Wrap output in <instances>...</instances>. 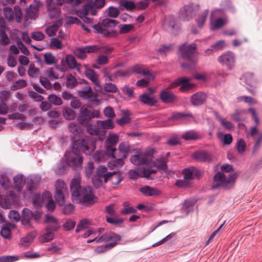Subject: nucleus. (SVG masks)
I'll use <instances>...</instances> for the list:
<instances>
[{"label":"nucleus","instance_id":"obj_48","mask_svg":"<svg viewBox=\"0 0 262 262\" xmlns=\"http://www.w3.org/2000/svg\"><path fill=\"white\" fill-rule=\"evenodd\" d=\"M193 167H191L188 168H185L183 170V178L190 182L194 179L193 174Z\"/></svg>","mask_w":262,"mask_h":262},{"label":"nucleus","instance_id":"obj_62","mask_svg":"<svg viewBox=\"0 0 262 262\" xmlns=\"http://www.w3.org/2000/svg\"><path fill=\"white\" fill-rule=\"evenodd\" d=\"M50 44L51 48L61 49L63 48L62 42L56 37L51 39Z\"/></svg>","mask_w":262,"mask_h":262},{"label":"nucleus","instance_id":"obj_41","mask_svg":"<svg viewBox=\"0 0 262 262\" xmlns=\"http://www.w3.org/2000/svg\"><path fill=\"white\" fill-rule=\"evenodd\" d=\"M68 128L70 132L76 136L82 132V128L76 123L71 122L68 125Z\"/></svg>","mask_w":262,"mask_h":262},{"label":"nucleus","instance_id":"obj_52","mask_svg":"<svg viewBox=\"0 0 262 262\" xmlns=\"http://www.w3.org/2000/svg\"><path fill=\"white\" fill-rule=\"evenodd\" d=\"M39 69L38 68H36L34 64H31L28 69V74L32 78H37L38 76V74L39 73Z\"/></svg>","mask_w":262,"mask_h":262},{"label":"nucleus","instance_id":"obj_46","mask_svg":"<svg viewBox=\"0 0 262 262\" xmlns=\"http://www.w3.org/2000/svg\"><path fill=\"white\" fill-rule=\"evenodd\" d=\"M209 10H205L204 11L201 15H200L198 18L196 19V23L200 28H202L203 25H204L207 15L208 14Z\"/></svg>","mask_w":262,"mask_h":262},{"label":"nucleus","instance_id":"obj_49","mask_svg":"<svg viewBox=\"0 0 262 262\" xmlns=\"http://www.w3.org/2000/svg\"><path fill=\"white\" fill-rule=\"evenodd\" d=\"M27 86V82L24 79H18L11 86V90L15 91L25 88Z\"/></svg>","mask_w":262,"mask_h":262},{"label":"nucleus","instance_id":"obj_39","mask_svg":"<svg viewBox=\"0 0 262 262\" xmlns=\"http://www.w3.org/2000/svg\"><path fill=\"white\" fill-rule=\"evenodd\" d=\"M37 235V232L35 230H34L30 233H29L26 236L23 237L21 239V242L23 243V244L26 245L29 243H32L34 238L36 237Z\"/></svg>","mask_w":262,"mask_h":262},{"label":"nucleus","instance_id":"obj_15","mask_svg":"<svg viewBox=\"0 0 262 262\" xmlns=\"http://www.w3.org/2000/svg\"><path fill=\"white\" fill-rule=\"evenodd\" d=\"M119 152V158H116V166L117 165H122L123 163V160L125 159L130 150V147L129 145L125 143H121L118 147Z\"/></svg>","mask_w":262,"mask_h":262},{"label":"nucleus","instance_id":"obj_36","mask_svg":"<svg viewBox=\"0 0 262 262\" xmlns=\"http://www.w3.org/2000/svg\"><path fill=\"white\" fill-rule=\"evenodd\" d=\"M132 71L136 74L142 75L151 76V73L148 70H145L144 67L142 65H136L132 68Z\"/></svg>","mask_w":262,"mask_h":262},{"label":"nucleus","instance_id":"obj_3","mask_svg":"<svg viewBox=\"0 0 262 262\" xmlns=\"http://www.w3.org/2000/svg\"><path fill=\"white\" fill-rule=\"evenodd\" d=\"M221 169L222 171L217 172L214 176L211 188L213 189L219 187L226 190L229 189L233 187L238 173H231L228 176L224 173V172L229 173L233 171V166L231 164H224L221 166Z\"/></svg>","mask_w":262,"mask_h":262},{"label":"nucleus","instance_id":"obj_32","mask_svg":"<svg viewBox=\"0 0 262 262\" xmlns=\"http://www.w3.org/2000/svg\"><path fill=\"white\" fill-rule=\"evenodd\" d=\"M66 79L67 81L66 85L67 88L68 89H74L78 84L77 79L71 73H69L68 75H67Z\"/></svg>","mask_w":262,"mask_h":262},{"label":"nucleus","instance_id":"obj_1","mask_svg":"<svg viewBox=\"0 0 262 262\" xmlns=\"http://www.w3.org/2000/svg\"><path fill=\"white\" fill-rule=\"evenodd\" d=\"M96 140L88 136L80 138H72V150L66 152L64 155L66 162L69 166L73 169L81 167L83 162L81 154L92 155L96 149Z\"/></svg>","mask_w":262,"mask_h":262},{"label":"nucleus","instance_id":"obj_63","mask_svg":"<svg viewBox=\"0 0 262 262\" xmlns=\"http://www.w3.org/2000/svg\"><path fill=\"white\" fill-rule=\"evenodd\" d=\"M85 75L92 82L98 78L95 71L90 68H86Z\"/></svg>","mask_w":262,"mask_h":262},{"label":"nucleus","instance_id":"obj_23","mask_svg":"<svg viewBox=\"0 0 262 262\" xmlns=\"http://www.w3.org/2000/svg\"><path fill=\"white\" fill-rule=\"evenodd\" d=\"M206 99V95L203 93H196L191 97V102L193 105L203 104Z\"/></svg>","mask_w":262,"mask_h":262},{"label":"nucleus","instance_id":"obj_13","mask_svg":"<svg viewBox=\"0 0 262 262\" xmlns=\"http://www.w3.org/2000/svg\"><path fill=\"white\" fill-rule=\"evenodd\" d=\"M192 157L200 162L210 163L213 160V155L205 150H200L194 152Z\"/></svg>","mask_w":262,"mask_h":262},{"label":"nucleus","instance_id":"obj_44","mask_svg":"<svg viewBox=\"0 0 262 262\" xmlns=\"http://www.w3.org/2000/svg\"><path fill=\"white\" fill-rule=\"evenodd\" d=\"M226 24V20L222 18H217L213 23H211L210 29L212 30L219 29L223 27Z\"/></svg>","mask_w":262,"mask_h":262},{"label":"nucleus","instance_id":"obj_45","mask_svg":"<svg viewBox=\"0 0 262 262\" xmlns=\"http://www.w3.org/2000/svg\"><path fill=\"white\" fill-rule=\"evenodd\" d=\"M47 99L51 103L55 105H60L62 104L61 98L54 94L49 95Z\"/></svg>","mask_w":262,"mask_h":262},{"label":"nucleus","instance_id":"obj_64","mask_svg":"<svg viewBox=\"0 0 262 262\" xmlns=\"http://www.w3.org/2000/svg\"><path fill=\"white\" fill-rule=\"evenodd\" d=\"M76 225V222L68 219L63 224L62 227L65 231H70L73 229Z\"/></svg>","mask_w":262,"mask_h":262},{"label":"nucleus","instance_id":"obj_43","mask_svg":"<svg viewBox=\"0 0 262 262\" xmlns=\"http://www.w3.org/2000/svg\"><path fill=\"white\" fill-rule=\"evenodd\" d=\"M114 247H115V242H112L105 245H101L97 247L95 249V251L96 253L100 254L106 252Z\"/></svg>","mask_w":262,"mask_h":262},{"label":"nucleus","instance_id":"obj_31","mask_svg":"<svg viewBox=\"0 0 262 262\" xmlns=\"http://www.w3.org/2000/svg\"><path fill=\"white\" fill-rule=\"evenodd\" d=\"M120 7L121 10L133 11L135 9V3L129 0H120Z\"/></svg>","mask_w":262,"mask_h":262},{"label":"nucleus","instance_id":"obj_61","mask_svg":"<svg viewBox=\"0 0 262 262\" xmlns=\"http://www.w3.org/2000/svg\"><path fill=\"white\" fill-rule=\"evenodd\" d=\"M50 79L45 77L40 76L39 81L41 84L47 90H49L52 88V84L50 81Z\"/></svg>","mask_w":262,"mask_h":262},{"label":"nucleus","instance_id":"obj_30","mask_svg":"<svg viewBox=\"0 0 262 262\" xmlns=\"http://www.w3.org/2000/svg\"><path fill=\"white\" fill-rule=\"evenodd\" d=\"M241 80L251 88L254 87L256 83V81L253 77V73L250 72L244 74L242 76Z\"/></svg>","mask_w":262,"mask_h":262},{"label":"nucleus","instance_id":"obj_10","mask_svg":"<svg viewBox=\"0 0 262 262\" xmlns=\"http://www.w3.org/2000/svg\"><path fill=\"white\" fill-rule=\"evenodd\" d=\"M200 10L199 5L190 4L185 5L180 9L179 17L183 21H188L192 19Z\"/></svg>","mask_w":262,"mask_h":262},{"label":"nucleus","instance_id":"obj_60","mask_svg":"<svg viewBox=\"0 0 262 262\" xmlns=\"http://www.w3.org/2000/svg\"><path fill=\"white\" fill-rule=\"evenodd\" d=\"M191 183L185 180L184 178L183 179H178L176 180L175 185L179 188H186L190 186Z\"/></svg>","mask_w":262,"mask_h":262},{"label":"nucleus","instance_id":"obj_25","mask_svg":"<svg viewBox=\"0 0 262 262\" xmlns=\"http://www.w3.org/2000/svg\"><path fill=\"white\" fill-rule=\"evenodd\" d=\"M190 118L193 119V117L191 113H185L176 112L174 113L170 117L168 118L169 121L173 120H181L184 119L186 120H190Z\"/></svg>","mask_w":262,"mask_h":262},{"label":"nucleus","instance_id":"obj_11","mask_svg":"<svg viewBox=\"0 0 262 262\" xmlns=\"http://www.w3.org/2000/svg\"><path fill=\"white\" fill-rule=\"evenodd\" d=\"M195 49L196 46L194 43L190 45L184 43L179 48L181 57L189 61H191L192 58L195 53Z\"/></svg>","mask_w":262,"mask_h":262},{"label":"nucleus","instance_id":"obj_57","mask_svg":"<svg viewBox=\"0 0 262 262\" xmlns=\"http://www.w3.org/2000/svg\"><path fill=\"white\" fill-rule=\"evenodd\" d=\"M94 169V163L89 162L84 168L85 176L88 178L91 177L92 176Z\"/></svg>","mask_w":262,"mask_h":262},{"label":"nucleus","instance_id":"obj_21","mask_svg":"<svg viewBox=\"0 0 262 262\" xmlns=\"http://www.w3.org/2000/svg\"><path fill=\"white\" fill-rule=\"evenodd\" d=\"M140 191L144 195L150 196H158L161 194V191L159 189L147 185L140 188Z\"/></svg>","mask_w":262,"mask_h":262},{"label":"nucleus","instance_id":"obj_54","mask_svg":"<svg viewBox=\"0 0 262 262\" xmlns=\"http://www.w3.org/2000/svg\"><path fill=\"white\" fill-rule=\"evenodd\" d=\"M5 18L9 21L13 20L14 19V11L10 7H5L3 10Z\"/></svg>","mask_w":262,"mask_h":262},{"label":"nucleus","instance_id":"obj_42","mask_svg":"<svg viewBox=\"0 0 262 262\" xmlns=\"http://www.w3.org/2000/svg\"><path fill=\"white\" fill-rule=\"evenodd\" d=\"M45 62L47 65L56 64L57 60L51 52H46L43 55Z\"/></svg>","mask_w":262,"mask_h":262},{"label":"nucleus","instance_id":"obj_26","mask_svg":"<svg viewBox=\"0 0 262 262\" xmlns=\"http://www.w3.org/2000/svg\"><path fill=\"white\" fill-rule=\"evenodd\" d=\"M139 99L143 103L149 106H154L157 103V101L155 98L149 96L147 93H144L140 95Z\"/></svg>","mask_w":262,"mask_h":262},{"label":"nucleus","instance_id":"obj_56","mask_svg":"<svg viewBox=\"0 0 262 262\" xmlns=\"http://www.w3.org/2000/svg\"><path fill=\"white\" fill-rule=\"evenodd\" d=\"M1 236L5 239L11 238V230L6 224H4L3 226L1 231Z\"/></svg>","mask_w":262,"mask_h":262},{"label":"nucleus","instance_id":"obj_38","mask_svg":"<svg viewBox=\"0 0 262 262\" xmlns=\"http://www.w3.org/2000/svg\"><path fill=\"white\" fill-rule=\"evenodd\" d=\"M82 126L86 127V130L90 135L100 136L101 130L98 128L97 125L92 124L91 123L89 125H83Z\"/></svg>","mask_w":262,"mask_h":262},{"label":"nucleus","instance_id":"obj_18","mask_svg":"<svg viewBox=\"0 0 262 262\" xmlns=\"http://www.w3.org/2000/svg\"><path fill=\"white\" fill-rule=\"evenodd\" d=\"M49 196V192L45 191L43 192L42 195L40 194H35L33 195L32 203L34 206L37 209H39L42 207V204L44 201V199Z\"/></svg>","mask_w":262,"mask_h":262},{"label":"nucleus","instance_id":"obj_19","mask_svg":"<svg viewBox=\"0 0 262 262\" xmlns=\"http://www.w3.org/2000/svg\"><path fill=\"white\" fill-rule=\"evenodd\" d=\"M163 26L165 30L171 33H174V31L177 30L178 28L175 18L171 16L165 20Z\"/></svg>","mask_w":262,"mask_h":262},{"label":"nucleus","instance_id":"obj_9","mask_svg":"<svg viewBox=\"0 0 262 262\" xmlns=\"http://www.w3.org/2000/svg\"><path fill=\"white\" fill-rule=\"evenodd\" d=\"M78 94L79 96L82 99V100L86 102H95L96 105L100 104V101L98 99V94L94 92L91 86L85 85L83 86L82 90H78Z\"/></svg>","mask_w":262,"mask_h":262},{"label":"nucleus","instance_id":"obj_6","mask_svg":"<svg viewBox=\"0 0 262 262\" xmlns=\"http://www.w3.org/2000/svg\"><path fill=\"white\" fill-rule=\"evenodd\" d=\"M41 214L38 210L32 211L28 208H24L21 211L20 221L21 225L33 229L34 226L31 220L35 223H38Z\"/></svg>","mask_w":262,"mask_h":262},{"label":"nucleus","instance_id":"obj_5","mask_svg":"<svg viewBox=\"0 0 262 262\" xmlns=\"http://www.w3.org/2000/svg\"><path fill=\"white\" fill-rule=\"evenodd\" d=\"M90 108H91V106L89 105H83L80 108L77 120L82 126L89 125L91 123L92 119L93 118H100L99 110H94L93 111H91L89 110Z\"/></svg>","mask_w":262,"mask_h":262},{"label":"nucleus","instance_id":"obj_37","mask_svg":"<svg viewBox=\"0 0 262 262\" xmlns=\"http://www.w3.org/2000/svg\"><path fill=\"white\" fill-rule=\"evenodd\" d=\"M42 77H45L51 80H56L59 78L58 75L56 74L52 68H49L44 71L43 76Z\"/></svg>","mask_w":262,"mask_h":262},{"label":"nucleus","instance_id":"obj_28","mask_svg":"<svg viewBox=\"0 0 262 262\" xmlns=\"http://www.w3.org/2000/svg\"><path fill=\"white\" fill-rule=\"evenodd\" d=\"M182 138L185 140H195L200 138L199 134L195 130H190L185 132L182 136Z\"/></svg>","mask_w":262,"mask_h":262},{"label":"nucleus","instance_id":"obj_12","mask_svg":"<svg viewBox=\"0 0 262 262\" xmlns=\"http://www.w3.org/2000/svg\"><path fill=\"white\" fill-rule=\"evenodd\" d=\"M218 61L223 66H226L228 69L231 70L235 64V56L232 52L228 51L221 55Z\"/></svg>","mask_w":262,"mask_h":262},{"label":"nucleus","instance_id":"obj_29","mask_svg":"<svg viewBox=\"0 0 262 262\" xmlns=\"http://www.w3.org/2000/svg\"><path fill=\"white\" fill-rule=\"evenodd\" d=\"M41 177L39 174H34L28 177V179L30 180L31 184H29L28 182L27 183V189L29 191H31L34 189V186L33 184L37 185L41 181Z\"/></svg>","mask_w":262,"mask_h":262},{"label":"nucleus","instance_id":"obj_33","mask_svg":"<svg viewBox=\"0 0 262 262\" xmlns=\"http://www.w3.org/2000/svg\"><path fill=\"white\" fill-rule=\"evenodd\" d=\"M55 199L59 206H62L65 203V196L63 191L59 188H56Z\"/></svg>","mask_w":262,"mask_h":262},{"label":"nucleus","instance_id":"obj_17","mask_svg":"<svg viewBox=\"0 0 262 262\" xmlns=\"http://www.w3.org/2000/svg\"><path fill=\"white\" fill-rule=\"evenodd\" d=\"M159 97L161 100L166 104L173 103L177 100V96L172 92L165 89L161 91Z\"/></svg>","mask_w":262,"mask_h":262},{"label":"nucleus","instance_id":"obj_4","mask_svg":"<svg viewBox=\"0 0 262 262\" xmlns=\"http://www.w3.org/2000/svg\"><path fill=\"white\" fill-rule=\"evenodd\" d=\"M110 138H107L105 141V151L98 150L95 152H93V158L95 162H104L109 158L112 159L108 164L112 165V169L115 168V147L113 146L115 145V133L110 134Z\"/></svg>","mask_w":262,"mask_h":262},{"label":"nucleus","instance_id":"obj_20","mask_svg":"<svg viewBox=\"0 0 262 262\" xmlns=\"http://www.w3.org/2000/svg\"><path fill=\"white\" fill-rule=\"evenodd\" d=\"M15 189L17 191H20L26 184V178L23 174H18L13 178Z\"/></svg>","mask_w":262,"mask_h":262},{"label":"nucleus","instance_id":"obj_7","mask_svg":"<svg viewBox=\"0 0 262 262\" xmlns=\"http://www.w3.org/2000/svg\"><path fill=\"white\" fill-rule=\"evenodd\" d=\"M115 27V19L105 18L101 20V22L94 25L93 28L95 30V33L102 34L104 37L115 36V30L108 31L104 28H113Z\"/></svg>","mask_w":262,"mask_h":262},{"label":"nucleus","instance_id":"obj_51","mask_svg":"<svg viewBox=\"0 0 262 262\" xmlns=\"http://www.w3.org/2000/svg\"><path fill=\"white\" fill-rule=\"evenodd\" d=\"M38 12H36V11H33L31 9L27 8L26 10V13L24 16V19H27V18H29L31 20H35L37 17Z\"/></svg>","mask_w":262,"mask_h":262},{"label":"nucleus","instance_id":"obj_59","mask_svg":"<svg viewBox=\"0 0 262 262\" xmlns=\"http://www.w3.org/2000/svg\"><path fill=\"white\" fill-rule=\"evenodd\" d=\"M216 117L218 118V120L220 121L222 125L225 128L227 129H232L233 128V125L228 121H226L224 118L221 117L220 116L217 115Z\"/></svg>","mask_w":262,"mask_h":262},{"label":"nucleus","instance_id":"obj_27","mask_svg":"<svg viewBox=\"0 0 262 262\" xmlns=\"http://www.w3.org/2000/svg\"><path fill=\"white\" fill-rule=\"evenodd\" d=\"M66 62L67 67L69 69H74L77 68L79 70V66L80 64L77 63L75 57L72 54H68L66 56Z\"/></svg>","mask_w":262,"mask_h":262},{"label":"nucleus","instance_id":"obj_53","mask_svg":"<svg viewBox=\"0 0 262 262\" xmlns=\"http://www.w3.org/2000/svg\"><path fill=\"white\" fill-rule=\"evenodd\" d=\"M14 14L15 15L16 23H20L23 18V13L21 9L19 6L16 5L14 6Z\"/></svg>","mask_w":262,"mask_h":262},{"label":"nucleus","instance_id":"obj_14","mask_svg":"<svg viewBox=\"0 0 262 262\" xmlns=\"http://www.w3.org/2000/svg\"><path fill=\"white\" fill-rule=\"evenodd\" d=\"M191 79L188 77H179L172 82L169 88H175L179 85H182L180 90L181 91H185L191 89L193 87V84L189 83Z\"/></svg>","mask_w":262,"mask_h":262},{"label":"nucleus","instance_id":"obj_8","mask_svg":"<svg viewBox=\"0 0 262 262\" xmlns=\"http://www.w3.org/2000/svg\"><path fill=\"white\" fill-rule=\"evenodd\" d=\"M155 150L148 148L145 151L138 155H133L130 158V162L135 165H148L151 160Z\"/></svg>","mask_w":262,"mask_h":262},{"label":"nucleus","instance_id":"obj_24","mask_svg":"<svg viewBox=\"0 0 262 262\" xmlns=\"http://www.w3.org/2000/svg\"><path fill=\"white\" fill-rule=\"evenodd\" d=\"M47 11L49 13L55 12L57 6H61L64 3V0H46Z\"/></svg>","mask_w":262,"mask_h":262},{"label":"nucleus","instance_id":"obj_2","mask_svg":"<svg viewBox=\"0 0 262 262\" xmlns=\"http://www.w3.org/2000/svg\"><path fill=\"white\" fill-rule=\"evenodd\" d=\"M71 192V199L74 203L81 204L89 206L95 203L96 198L93 193L91 186L82 187L81 179L73 178L71 180L70 185Z\"/></svg>","mask_w":262,"mask_h":262},{"label":"nucleus","instance_id":"obj_22","mask_svg":"<svg viewBox=\"0 0 262 262\" xmlns=\"http://www.w3.org/2000/svg\"><path fill=\"white\" fill-rule=\"evenodd\" d=\"M122 116L121 118L116 120V123L120 125L123 126L125 124H128L131 121L130 116L132 113L128 110H122Z\"/></svg>","mask_w":262,"mask_h":262},{"label":"nucleus","instance_id":"obj_58","mask_svg":"<svg viewBox=\"0 0 262 262\" xmlns=\"http://www.w3.org/2000/svg\"><path fill=\"white\" fill-rule=\"evenodd\" d=\"M157 172V170L154 169L145 168H143L141 170V178H145L149 179L150 175L152 173H156Z\"/></svg>","mask_w":262,"mask_h":262},{"label":"nucleus","instance_id":"obj_35","mask_svg":"<svg viewBox=\"0 0 262 262\" xmlns=\"http://www.w3.org/2000/svg\"><path fill=\"white\" fill-rule=\"evenodd\" d=\"M74 55L79 59L84 60L86 57V53L84 46H79L73 50Z\"/></svg>","mask_w":262,"mask_h":262},{"label":"nucleus","instance_id":"obj_40","mask_svg":"<svg viewBox=\"0 0 262 262\" xmlns=\"http://www.w3.org/2000/svg\"><path fill=\"white\" fill-rule=\"evenodd\" d=\"M68 166L66 161H61L57 163L55 171L58 174H64L67 172Z\"/></svg>","mask_w":262,"mask_h":262},{"label":"nucleus","instance_id":"obj_16","mask_svg":"<svg viewBox=\"0 0 262 262\" xmlns=\"http://www.w3.org/2000/svg\"><path fill=\"white\" fill-rule=\"evenodd\" d=\"M96 124L99 129H102L101 130L100 135L99 136V140L102 141L104 139L106 133L105 129L113 128V122L111 120L107 119L103 121H97Z\"/></svg>","mask_w":262,"mask_h":262},{"label":"nucleus","instance_id":"obj_47","mask_svg":"<svg viewBox=\"0 0 262 262\" xmlns=\"http://www.w3.org/2000/svg\"><path fill=\"white\" fill-rule=\"evenodd\" d=\"M91 8L92 4L86 3L82 9L76 11L77 15L80 17H81V15H88L89 12L90 11Z\"/></svg>","mask_w":262,"mask_h":262},{"label":"nucleus","instance_id":"obj_55","mask_svg":"<svg viewBox=\"0 0 262 262\" xmlns=\"http://www.w3.org/2000/svg\"><path fill=\"white\" fill-rule=\"evenodd\" d=\"M11 183L6 172L0 174V184L4 188L9 186Z\"/></svg>","mask_w":262,"mask_h":262},{"label":"nucleus","instance_id":"obj_34","mask_svg":"<svg viewBox=\"0 0 262 262\" xmlns=\"http://www.w3.org/2000/svg\"><path fill=\"white\" fill-rule=\"evenodd\" d=\"M62 113L63 116L67 120H74L76 117L75 111L68 107L63 108Z\"/></svg>","mask_w":262,"mask_h":262},{"label":"nucleus","instance_id":"obj_50","mask_svg":"<svg viewBox=\"0 0 262 262\" xmlns=\"http://www.w3.org/2000/svg\"><path fill=\"white\" fill-rule=\"evenodd\" d=\"M123 208L121 211L122 214H130L132 213L136 212L137 210L133 206H128V203L127 202H124L122 204Z\"/></svg>","mask_w":262,"mask_h":262}]
</instances>
